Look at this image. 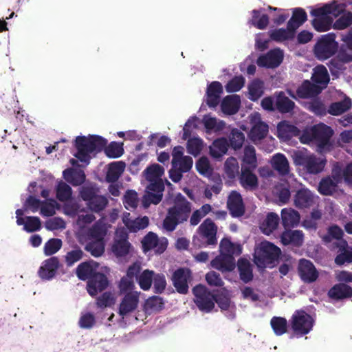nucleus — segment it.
<instances>
[{
    "instance_id": "nucleus-1",
    "label": "nucleus",
    "mask_w": 352,
    "mask_h": 352,
    "mask_svg": "<svg viewBox=\"0 0 352 352\" xmlns=\"http://www.w3.org/2000/svg\"><path fill=\"white\" fill-rule=\"evenodd\" d=\"M107 140L97 135L78 136L75 140L77 153L74 156L82 162H89L90 154L104 151L106 155L110 158H118L124 153L123 144L116 142H111L108 146Z\"/></svg>"
},
{
    "instance_id": "nucleus-2",
    "label": "nucleus",
    "mask_w": 352,
    "mask_h": 352,
    "mask_svg": "<svg viewBox=\"0 0 352 352\" xmlns=\"http://www.w3.org/2000/svg\"><path fill=\"white\" fill-rule=\"evenodd\" d=\"M192 211V204L180 192L174 199V204L167 210L162 226L167 232H173L177 226L186 222Z\"/></svg>"
},
{
    "instance_id": "nucleus-3",
    "label": "nucleus",
    "mask_w": 352,
    "mask_h": 352,
    "mask_svg": "<svg viewBox=\"0 0 352 352\" xmlns=\"http://www.w3.org/2000/svg\"><path fill=\"white\" fill-rule=\"evenodd\" d=\"M217 228L213 221L206 219L198 228V236L192 239L193 245L199 248L215 245L217 243Z\"/></svg>"
},
{
    "instance_id": "nucleus-4",
    "label": "nucleus",
    "mask_w": 352,
    "mask_h": 352,
    "mask_svg": "<svg viewBox=\"0 0 352 352\" xmlns=\"http://www.w3.org/2000/svg\"><path fill=\"white\" fill-rule=\"evenodd\" d=\"M338 50L336 34L329 33L318 38L314 47V54L318 60L323 61L335 55Z\"/></svg>"
},
{
    "instance_id": "nucleus-5",
    "label": "nucleus",
    "mask_w": 352,
    "mask_h": 352,
    "mask_svg": "<svg viewBox=\"0 0 352 352\" xmlns=\"http://www.w3.org/2000/svg\"><path fill=\"white\" fill-rule=\"evenodd\" d=\"M280 253V249L272 243L262 242L255 251V263L260 267H265L273 264L279 258Z\"/></svg>"
},
{
    "instance_id": "nucleus-6",
    "label": "nucleus",
    "mask_w": 352,
    "mask_h": 352,
    "mask_svg": "<svg viewBox=\"0 0 352 352\" xmlns=\"http://www.w3.org/2000/svg\"><path fill=\"white\" fill-rule=\"evenodd\" d=\"M290 324L294 333L302 336L312 330L314 320L304 310H296L292 316Z\"/></svg>"
},
{
    "instance_id": "nucleus-7",
    "label": "nucleus",
    "mask_w": 352,
    "mask_h": 352,
    "mask_svg": "<svg viewBox=\"0 0 352 352\" xmlns=\"http://www.w3.org/2000/svg\"><path fill=\"white\" fill-rule=\"evenodd\" d=\"M194 302L199 310L208 313L214 307V296L203 285H197L192 289Z\"/></svg>"
},
{
    "instance_id": "nucleus-8",
    "label": "nucleus",
    "mask_w": 352,
    "mask_h": 352,
    "mask_svg": "<svg viewBox=\"0 0 352 352\" xmlns=\"http://www.w3.org/2000/svg\"><path fill=\"white\" fill-rule=\"evenodd\" d=\"M333 135V131L331 126L323 123H320L312 126V135L314 143L316 144L318 150L322 151L327 146H330V139Z\"/></svg>"
},
{
    "instance_id": "nucleus-9",
    "label": "nucleus",
    "mask_w": 352,
    "mask_h": 352,
    "mask_svg": "<svg viewBox=\"0 0 352 352\" xmlns=\"http://www.w3.org/2000/svg\"><path fill=\"white\" fill-rule=\"evenodd\" d=\"M298 164L302 166L307 173L311 174H318L322 171L324 168L326 161L317 157L314 155L300 154L296 157Z\"/></svg>"
},
{
    "instance_id": "nucleus-10",
    "label": "nucleus",
    "mask_w": 352,
    "mask_h": 352,
    "mask_svg": "<svg viewBox=\"0 0 352 352\" xmlns=\"http://www.w3.org/2000/svg\"><path fill=\"white\" fill-rule=\"evenodd\" d=\"M110 285V280L104 273L97 272L87 282L86 289L87 293L92 297L98 294L103 292Z\"/></svg>"
},
{
    "instance_id": "nucleus-11",
    "label": "nucleus",
    "mask_w": 352,
    "mask_h": 352,
    "mask_svg": "<svg viewBox=\"0 0 352 352\" xmlns=\"http://www.w3.org/2000/svg\"><path fill=\"white\" fill-rule=\"evenodd\" d=\"M128 238V233L124 229L116 230L111 251L117 257L125 256L129 253L131 243Z\"/></svg>"
},
{
    "instance_id": "nucleus-12",
    "label": "nucleus",
    "mask_w": 352,
    "mask_h": 352,
    "mask_svg": "<svg viewBox=\"0 0 352 352\" xmlns=\"http://www.w3.org/2000/svg\"><path fill=\"white\" fill-rule=\"evenodd\" d=\"M283 52L279 48L270 50L267 54L260 56L257 59L259 67L266 68L278 67L283 60Z\"/></svg>"
},
{
    "instance_id": "nucleus-13",
    "label": "nucleus",
    "mask_w": 352,
    "mask_h": 352,
    "mask_svg": "<svg viewBox=\"0 0 352 352\" xmlns=\"http://www.w3.org/2000/svg\"><path fill=\"white\" fill-rule=\"evenodd\" d=\"M139 295L140 293L138 292H130L124 295L118 308V314L122 318L133 312L138 308Z\"/></svg>"
},
{
    "instance_id": "nucleus-14",
    "label": "nucleus",
    "mask_w": 352,
    "mask_h": 352,
    "mask_svg": "<svg viewBox=\"0 0 352 352\" xmlns=\"http://www.w3.org/2000/svg\"><path fill=\"white\" fill-rule=\"evenodd\" d=\"M298 272L301 280L305 283H313L318 278V272L314 265L307 259L302 258L299 261Z\"/></svg>"
},
{
    "instance_id": "nucleus-15",
    "label": "nucleus",
    "mask_w": 352,
    "mask_h": 352,
    "mask_svg": "<svg viewBox=\"0 0 352 352\" xmlns=\"http://www.w3.org/2000/svg\"><path fill=\"white\" fill-rule=\"evenodd\" d=\"M60 267V262L56 256H52L43 263L38 270V276L42 280L52 279Z\"/></svg>"
},
{
    "instance_id": "nucleus-16",
    "label": "nucleus",
    "mask_w": 352,
    "mask_h": 352,
    "mask_svg": "<svg viewBox=\"0 0 352 352\" xmlns=\"http://www.w3.org/2000/svg\"><path fill=\"white\" fill-rule=\"evenodd\" d=\"M227 206L232 217H240L245 213L242 197L236 191H232L229 195Z\"/></svg>"
},
{
    "instance_id": "nucleus-17",
    "label": "nucleus",
    "mask_w": 352,
    "mask_h": 352,
    "mask_svg": "<svg viewBox=\"0 0 352 352\" xmlns=\"http://www.w3.org/2000/svg\"><path fill=\"white\" fill-rule=\"evenodd\" d=\"M190 271L184 268H179L173 274V283L177 292L182 294H186L188 292V280L190 275Z\"/></svg>"
},
{
    "instance_id": "nucleus-18",
    "label": "nucleus",
    "mask_w": 352,
    "mask_h": 352,
    "mask_svg": "<svg viewBox=\"0 0 352 352\" xmlns=\"http://www.w3.org/2000/svg\"><path fill=\"white\" fill-rule=\"evenodd\" d=\"M211 266L222 272H231L236 266L234 256L228 254L220 253L210 262Z\"/></svg>"
},
{
    "instance_id": "nucleus-19",
    "label": "nucleus",
    "mask_w": 352,
    "mask_h": 352,
    "mask_svg": "<svg viewBox=\"0 0 352 352\" xmlns=\"http://www.w3.org/2000/svg\"><path fill=\"white\" fill-rule=\"evenodd\" d=\"M223 91V86L219 81H213L208 85L206 102L209 107L214 108L219 104Z\"/></svg>"
},
{
    "instance_id": "nucleus-20",
    "label": "nucleus",
    "mask_w": 352,
    "mask_h": 352,
    "mask_svg": "<svg viewBox=\"0 0 352 352\" xmlns=\"http://www.w3.org/2000/svg\"><path fill=\"white\" fill-rule=\"evenodd\" d=\"M280 241L284 245H292L299 248L303 244L304 234L301 230L286 228L280 235Z\"/></svg>"
},
{
    "instance_id": "nucleus-21",
    "label": "nucleus",
    "mask_w": 352,
    "mask_h": 352,
    "mask_svg": "<svg viewBox=\"0 0 352 352\" xmlns=\"http://www.w3.org/2000/svg\"><path fill=\"white\" fill-rule=\"evenodd\" d=\"M250 168L242 167L239 175V182L245 189L252 190L258 187V181L257 176L252 173Z\"/></svg>"
},
{
    "instance_id": "nucleus-22",
    "label": "nucleus",
    "mask_w": 352,
    "mask_h": 352,
    "mask_svg": "<svg viewBox=\"0 0 352 352\" xmlns=\"http://www.w3.org/2000/svg\"><path fill=\"white\" fill-rule=\"evenodd\" d=\"M241 105V98L238 95L226 96L221 101V109L224 114L231 116L236 114Z\"/></svg>"
},
{
    "instance_id": "nucleus-23",
    "label": "nucleus",
    "mask_w": 352,
    "mask_h": 352,
    "mask_svg": "<svg viewBox=\"0 0 352 352\" xmlns=\"http://www.w3.org/2000/svg\"><path fill=\"white\" fill-rule=\"evenodd\" d=\"M322 91V87L309 80H305L296 90V95L302 99L310 98L318 95Z\"/></svg>"
},
{
    "instance_id": "nucleus-24",
    "label": "nucleus",
    "mask_w": 352,
    "mask_h": 352,
    "mask_svg": "<svg viewBox=\"0 0 352 352\" xmlns=\"http://www.w3.org/2000/svg\"><path fill=\"white\" fill-rule=\"evenodd\" d=\"M314 204V195L307 189L298 190L294 196V205L300 209L307 208Z\"/></svg>"
},
{
    "instance_id": "nucleus-25",
    "label": "nucleus",
    "mask_w": 352,
    "mask_h": 352,
    "mask_svg": "<svg viewBox=\"0 0 352 352\" xmlns=\"http://www.w3.org/2000/svg\"><path fill=\"white\" fill-rule=\"evenodd\" d=\"M277 131L278 137L285 140H289L293 137H298L300 135V130L287 121H282L278 123Z\"/></svg>"
},
{
    "instance_id": "nucleus-26",
    "label": "nucleus",
    "mask_w": 352,
    "mask_h": 352,
    "mask_svg": "<svg viewBox=\"0 0 352 352\" xmlns=\"http://www.w3.org/2000/svg\"><path fill=\"white\" fill-rule=\"evenodd\" d=\"M342 12V8L340 5L332 3L326 4L324 6L316 9H313L311 11V14L315 17V19H319L320 17H328L329 14H331L334 16H338Z\"/></svg>"
},
{
    "instance_id": "nucleus-27",
    "label": "nucleus",
    "mask_w": 352,
    "mask_h": 352,
    "mask_svg": "<svg viewBox=\"0 0 352 352\" xmlns=\"http://www.w3.org/2000/svg\"><path fill=\"white\" fill-rule=\"evenodd\" d=\"M300 214L293 208H283L281 210V221L285 229L297 226L300 222Z\"/></svg>"
},
{
    "instance_id": "nucleus-28",
    "label": "nucleus",
    "mask_w": 352,
    "mask_h": 352,
    "mask_svg": "<svg viewBox=\"0 0 352 352\" xmlns=\"http://www.w3.org/2000/svg\"><path fill=\"white\" fill-rule=\"evenodd\" d=\"M329 298L341 300L352 296V287L344 283H338L332 287L328 292Z\"/></svg>"
},
{
    "instance_id": "nucleus-29",
    "label": "nucleus",
    "mask_w": 352,
    "mask_h": 352,
    "mask_svg": "<svg viewBox=\"0 0 352 352\" xmlns=\"http://www.w3.org/2000/svg\"><path fill=\"white\" fill-rule=\"evenodd\" d=\"M96 263L94 262H82L78 265L76 270L77 277L81 280H87V282L96 272Z\"/></svg>"
},
{
    "instance_id": "nucleus-30",
    "label": "nucleus",
    "mask_w": 352,
    "mask_h": 352,
    "mask_svg": "<svg viewBox=\"0 0 352 352\" xmlns=\"http://www.w3.org/2000/svg\"><path fill=\"white\" fill-rule=\"evenodd\" d=\"M275 104L277 110L282 113H290L295 107L294 102L286 96L283 91L276 94Z\"/></svg>"
},
{
    "instance_id": "nucleus-31",
    "label": "nucleus",
    "mask_w": 352,
    "mask_h": 352,
    "mask_svg": "<svg viewBox=\"0 0 352 352\" xmlns=\"http://www.w3.org/2000/svg\"><path fill=\"white\" fill-rule=\"evenodd\" d=\"M124 168L125 163L122 161L110 163L106 175L107 182L113 183L118 181Z\"/></svg>"
},
{
    "instance_id": "nucleus-32",
    "label": "nucleus",
    "mask_w": 352,
    "mask_h": 352,
    "mask_svg": "<svg viewBox=\"0 0 352 352\" xmlns=\"http://www.w3.org/2000/svg\"><path fill=\"white\" fill-rule=\"evenodd\" d=\"M311 80L314 84L320 85L322 89L326 87L330 80L327 68L322 65L316 66L314 69Z\"/></svg>"
},
{
    "instance_id": "nucleus-33",
    "label": "nucleus",
    "mask_w": 352,
    "mask_h": 352,
    "mask_svg": "<svg viewBox=\"0 0 352 352\" xmlns=\"http://www.w3.org/2000/svg\"><path fill=\"white\" fill-rule=\"evenodd\" d=\"M240 279L248 283L253 279V272L250 261L245 258H239L237 262Z\"/></svg>"
},
{
    "instance_id": "nucleus-34",
    "label": "nucleus",
    "mask_w": 352,
    "mask_h": 352,
    "mask_svg": "<svg viewBox=\"0 0 352 352\" xmlns=\"http://www.w3.org/2000/svg\"><path fill=\"white\" fill-rule=\"evenodd\" d=\"M229 147V143L226 138H217L210 146V154L214 158H219L225 155Z\"/></svg>"
},
{
    "instance_id": "nucleus-35",
    "label": "nucleus",
    "mask_w": 352,
    "mask_h": 352,
    "mask_svg": "<svg viewBox=\"0 0 352 352\" xmlns=\"http://www.w3.org/2000/svg\"><path fill=\"white\" fill-rule=\"evenodd\" d=\"M351 99L345 96L342 100L331 103L327 111L332 116H339L351 109Z\"/></svg>"
},
{
    "instance_id": "nucleus-36",
    "label": "nucleus",
    "mask_w": 352,
    "mask_h": 352,
    "mask_svg": "<svg viewBox=\"0 0 352 352\" xmlns=\"http://www.w3.org/2000/svg\"><path fill=\"white\" fill-rule=\"evenodd\" d=\"M63 177L74 186L81 185L85 180V175L82 170L67 168L63 171Z\"/></svg>"
},
{
    "instance_id": "nucleus-37",
    "label": "nucleus",
    "mask_w": 352,
    "mask_h": 352,
    "mask_svg": "<svg viewBox=\"0 0 352 352\" xmlns=\"http://www.w3.org/2000/svg\"><path fill=\"white\" fill-rule=\"evenodd\" d=\"M279 220L280 219L277 214L274 212L268 213L265 219L261 226L262 232L267 235L270 234L276 229Z\"/></svg>"
},
{
    "instance_id": "nucleus-38",
    "label": "nucleus",
    "mask_w": 352,
    "mask_h": 352,
    "mask_svg": "<svg viewBox=\"0 0 352 352\" xmlns=\"http://www.w3.org/2000/svg\"><path fill=\"white\" fill-rule=\"evenodd\" d=\"M220 252L223 254H228L234 256H239L242 252L241 247L239 244L232 243L229 239L223 238L221 239L219 245Z\"/></svg>"
},
{
    "instance_id": "nucleus-39",
    "label": "nucleus",
    "mask_w": 352,
    "mask_h": 352,
    "mask_svg": "<svg viewBox=\"0 0 352 352\" xmlns=\"http://www.w3.org/2000/svg\"><path fill=\"white\" fill-rule=\"evenodd\" d=\"M272 166L282 175L288 174L289 171V162L287 157L281 153H277L273 157Z\"/></svg>"
},
{
    "instance_id": "nucleus-40",
    "label": "nucleus",
    "mask_w": 352,
    "mask_h": 352,
    "mask_svg": "<svg viewBox=\"0 0 352 352\" xmlns=\"http://www.w3.org/2000/svg\"><path fill=\"white\" fill-rule=\"evenodd\" d=\"M338 183L328 176L322 178L318 185V192L322 195H332L337 190Z\"/></svg>"
},
{
    "instance_id": "nucleus-41",
    "label": "nucleus",
    "mask_w": 352,
    "mask_h": 352,
    "mask_svg": "<svg viewBox=\"0 0 352 352\" xmlns=\"http://www.w3.org/2000/svg\"><path fill=\"white\" fill-rule=\"evenodd\" d=\"M268 131V125L260 120L252 127L250 136L253 141L261 140L267 136Z\"/></svg>"
},
{
    "instance_id": "nucleus-42",
    "label": "nucleus",
    "mask_w": 352,
    "mask_h": 352,
    "mask_svg": "<svg viewBox=\"0 0 352 352\" xmlns=\"http://www.w3.org/2000/svg\"><path fill=\"white\" fill-rule=\"evenodd\" d=\"M107 231L105 223L100 221H96L89 230V239L104 241Z\"/></svg>"
},
{
    "instance_id": "nucleus-43",
    "label": "nucleus",
    "mask_w": 352,
    "mask_h": 352,
    "mask_svg": "<svg viewBox=\"0 0 352 352\" xmlns=\"http://www.w3.org/2000/svg\"><path fill=\"white\" fill-rule=\"evenodd\" d=\"M261 10H253L252 11V24L259 30H265L269 25V16L266 14H261Z\"/></svg>"
},
{
    "instance_id": "nucleus-44",
    "label": "nucleus",
    "mask_w": 352,
    "mask_h": 352,
    "mask_svg": "<svg viewBox=\"0 0 352 352\" xmlns=\"http://www.w3.org/2000/svg\"><path fill=\"white\" fill-rule=\"evenodd\" d=\"M89 240L85 245V250L94 257L102 256L104 252L105 241L94 239Z\"/></svg>"
},
{
    "instance_id": "nucleus-45",
    "label": "nucleus",
    "mask_w": 352,
    "mask_h": 352,
    "mask_svg": "<svg viewBox=\"0 0 352 352\" xmlns=\"http://www.w3.org/2000/svg\"><path fill=\"white\" fill-rule=\"evenodd\" d=\"M249 98L252 101H256L263 94V82L259 79L254 80L248 85Z\"/></svg>"
},
{
    "instance_id": "nucleus-46",
    "label": "nucleus",
    "mask_w": 352,
    "mask_h": 352,
    "mask_svg": "<svg viewBox=\"0 0 352 352\" xmlns=\"http://www.w3.org/2000/svg\"><path fill=\"white\" fill-rule=\"evenodd\" d=\"M245 141V135L238 129H233L229 135V146L234 150L242 147Z\"/></svg>"
},
{
    "instance_id": "nucleus-47",
    "label": "nucleus",
    "mask_w": 352,
    "mask_h": 352,
    "mask_svg": "<svg viewBox=\"0 0 352 352\" xmlns=\"http://www.w3.org/2000/svg\"><path fill=\"white\" fill-rule=\"evenodd\" d=\"M270 324L276 336H282L287 331V321L285 318L274 316L270 320Z\"/></svg>"
},
{
    "instance_id": "nucleus-48",
    "label": "nucleus",
    "mask_w": 352,
    "mask_h": 352,
    "mask_svg": "<svg viewBox=\"0 0 352 352\" xmlns=\"http://www.w3.org/2000/svg\"><path fill=\"white\" fill-rule=\"evenodd\" d=\"M239 166L236 158L233 157H228L224 164V170L226 176L233 179L239 175Z\"/></svg>"
},
{
    "instance_id": "nucleus-49",
    "label": "nucleus",
    "mask_w": 352,
    "mask_h": 352,
    "mask_svg": "<svg viewBox=\"0 0 352 352\" xmlns=\"http://www.w3.org/2000/svg\"><path fill=\"white\" fill-rule=\"evenodd\" d=\"M269 36L272 41L277 43L291 41L294 38V37L289 32V31L284 28H278L271 30L269 32Z\"/></svg>"
},
{
    "instance_id": "nucleus-50",
    "label": "nucleus",
    "mask_w": 352,
    "mask_h": 352,
    "mask_svg": "<svg viewBox=\"0 0 352 352\" xmlns=\"http://www.w3.org/2000/svg\"><path fill=\"white\" fill-rule=\"evenodd\" d=\"M155 273L152 270H145L138 277V282L140 288L144 291L151 288Z\"/></svg>"
},
{
    "instance_id": "nucleus-51",
    "label": "nucleus",
    "mask_w": 352,
    "mask_h": 352,
    "mask_svg": "<svg viewBox=\"0 0 352 352\" xmlns=\"http://www.w3.org/2000/svg\"><path fill=\"white\" fill-rule=\"evenodd\" d=\"M108 204L106 197L98 195L96 197L87 203L88 208L94 212L102 211Z\"/></svg>"
},
{
    "instance_id": "nucleus-52",
    "label": "nucleus",
    "mask_w": 352,
    "mask_h": 352,
    "mask_svg": "<svg viewBox=\"0 0 352 352\" xmlns=\"http://www.w3.org/2000/svg\"><path fill=\"white\" fill-rule=\"evenodd\" d=\"M144 171L146 179L148 181H153L161 179L160 177L164 173V168L157 164H154L148 166Z\"/></svg>"
},
{
    "instance_id": "nucleus-53",
    "label": "nucleus",
    "mask_w": 352,
    "mask_h": 352,
    "mask_svg": "<svg viewBox=\"0 0 352 352\" xmlns=\"http://www.w3.org/2000/svg\"><path fill=\"white\" fill-rule=\"evenodd\" d=\"M72 188L65 182H60L56 187V198L60 201H65L71 199Z\"/></svg>"
},
{
    "instance_id": "nucleus-54",
    "label": "nucleus",
    "mask_w": 352,
    "mask_h": 352,
    "mask_svg": "<svg viewBox=\"0 0 352 352\" xmlns=\"http://www.w3.org/2000/svg\"><path fill=\"white\" fill-rule=\"evenodd\" d=\"M312 25L317 32H326L331 29L333 19L331 16L320 17L312 20Z\"/></svg>"
},
{
    "instance_id": "nucleus-55",
    "label": "nucleus",
    "mask_w": 352,
    "mask_h": 352,
    "mask_svg": "<svg viewBox=\"0 0 352 352\" xmlns=\"http://www.w3.org/2000/svg\"><path fill=\"white\" fill-rule=\"evenodd\" d=\"M243 162L249 166L248 168L254 169L257 166L256 151L253 146H246L244 148Z\"/></svg>"
},
{
    "instance_id": "nucleus-56",
    "label": "nucleus",
    "mask_w": 352,
    "mask_h": 352,
    "mask_svg": "<svg viewBox=\"0 0 352 352\" xmlns=\"http://www.w3.org/2000/svg\"><path fill=\"white\" fill-rule=\"evenodd\" d=\"M83 251L78 246L68 252L65 256V261L68 267L72 266L75 263L81 260L83 257Z\"/></svg>"
},
{
    "instance_id": "nucleus-57",
    "label": "nucleus",
    "mask_w": 352,
    "mask_h": 352,
    "mask_svg": "<svg viewBox=\"0 0 352 352\" xmlns=\"http://www.w3.org/2000/svg\"><path fill=\"white\" fill-rule=\"evenodd\" d=\"M186 148L188 153L197 156L203 149V140L199 138H189Z\"/></svg>"
},
{
    "instance_id": "nucleus-58",
    "label": "nucleus",
    "mask_w": 352,
    "mask_h": 352,
    "mask_svg": "<svg viewBox=\"0 0 352 352\" xmlns=\"http://www.w3.org/2000/svg\"><path fill=\"white\" fill-rule=\"evenodd\" d=\"M245 78L242 76H234L228 82L226 90L228 93L239 91L245 85Z\"/></svg>"
},
{
    "instance_id": "nucleus-59",
    "label": "nucleus",
    "mask_w": 352,
    "mask_h": 352,
    "mask_svg": "<svg viewBox=\"0 0 352 352\" xmlns=\"http://www.w3.org/2000/svg\"><path fill=\"white\" fill-rule=\"evenodd\" d=\"M63 243L60 239H50L44 245V253L46 256H51L56 253L62 247Z\"/></svg>"
},
{
    "instance_id": "nucleus-60",
    "label": "nucleus",
    "mask_w": 352,
    "mask_h": 352,
    "mask_svg": "<svg viewBox=\"0 0 352 352\" xmlns=\"http://www.w3.org/2000/svg\"><path fill=\"white\" fill-rule=\"evenodd\" d=\"M100 189L96 185L83 186L80 190L81 198L87 203L99 195Z\"/></svg>"
},
{
    "instance_id": "nucleus-61",
    "label": "nucleus",
    "mask_w": 352,
    "mask_h": 352,
    "mask_svg": "<svg viewBox=\"0 0 352 352\" xmlns=\"http://www.w3.org/2000/svg\"><path fill=\"white\" fill-rule=\"evenodd\" d=\"M203 122L207 131L217 132L222 131L225 127V122L222 120L217 122L215 118L204 117Z\"/></svg>"
},
{
    "instance_id": "nucleus-62",
    "label": "nucleus",
    "mask_w": 352,
    "mask_h": 352,
    "mask_svg": "<svg viewBox=\"0 0 352 352\" xmlns=\"http://www.w3.org/2000/svg\"><path fill=\"white\" fill-rule=\"evenodd\" d=\"M26 221L24 230L28 232H34L40 230L41 228V221L38 217H26Z\"/></svg>"
},
{
    "instance_id": "nucleus-63",
    "label": "nucleus",
    "mask_w": 352,
    "mask_h": 352,
    "mask_svg": "<svg viewBox=\"0 0 352 352\" xmlns=\"http://www.w3.org/2000/svg\"><path fill=\"white\" fill-rule=\"evenodd\" d=\"M163 194H159L153 192H147L142 198V205L146 208L151 204H158L162 199Z\"/></svg>"
},
{
    "instance_id": "nucleus-64",
    "label": "nucleus",
    "mask_w": 352,
    "mask_h": 352,
    "mask_svg": "<svg viewBox=\"0 0 352 352\" xmlns=\"http://www.w3.org/2000/svg\"><path fill=\"white\" fill-rule=\"evenodd\" d=\"M352 24V12H348L338 19L333 25L336 30H344Z\"/></svg>"
}]
</instances>
